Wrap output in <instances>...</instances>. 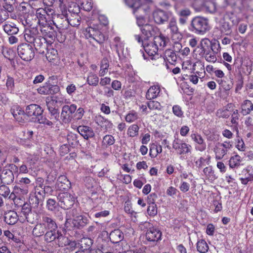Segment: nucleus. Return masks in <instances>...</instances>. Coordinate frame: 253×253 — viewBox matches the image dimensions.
I'll list each match as a JSON object with an SVG mask.
<instances>
[{
	"label": "nucleus",
	"mask_w": 253,
	"mask_h": 253,
	"mask_svg": "<svg viewBox=\"0 0 253 253\" xmlns=\"http://www.w3.org/2000/svg\"><path fill=\"white\" fill-rule=\"evenodd\" d=\"M191 26L195 33L204 35L209 30V22L207 19L202 17H196L191 22Z\"/></svg>",
	"instance_id": "obj_1"
},
{
	"label": "nucleus",
	"mask_w": 253,
	"mask_h": 253,
	"mask_svg": "<svg viewBox=\"0 0 253 253\" xmlns=\"http://www.w3.org/2000/svg\"><path fill=\"white\" fill-rule=\"evenodd\" d=\"M18 55L25 61H31L35 56V51L32 45L22 43L17 47Z\"/></svg>",
	"instance_id": "obj_2"
},
{
	"label": "nucleus",
	"mask_w": 253,
	"mask_h": 253,
	"mask_svg": "<svg viewBox=\"0 0 253 253\" xmlns=\"http://www.w3.org/2000/svg\"><path fill=\"white\" fill-rule=\"evenodd\" d=\"M142 46L146 53L148 55L151 60H158V62L163 61V58L158 54V49L157 45H155L152 42H142Z\"/></svg>",
	"instance_id": "obj_3"
},
{
	"label": "nucleus",
	"mask_w": 253,
	"mask_h": 253,
	"mask_svg": "<svg viewBox=\"0 0 253 253\" xmlns=\"http://www.w3.org/2000/svg\"><path fill=\"white\" fill-rule=\"evenodd\" d=\"M172 148L180 155L190 154L192 149L191 145L185 143L183 140L178 138H175L173 141Z\"/></svg>",
	"instance_id": "obj_4"
},
{
	"label": "nucleus",
	"mask_w": 253,
	"mask_h": 253,
	"mask_svg": "<svg viewBox=\"0 0 253 253\" xmlns=\"http://www.w3.org/2000/svg\"><path fill=\"white\" fill-rule=\"evenodd\" d=\"M58 199L60 206L65 209H70L74 204L75 197L71 194L67 192H61L58 194Z\"/></svg>",
	"instance_id": "obj_5"
},
{
	"label": "nucleus",
	"mask_w": 253,
	"mask_h": 253,
	"mask_svg": "<svg viewBox=\"0 0 253 253\" xmlns=\"http://www.w3.org/2000/svg\"><path fill=\"white\" fill-rule=\"evenodd\" d=\"M232 147V144L230 141H226L216 145L214 149L215 159L216 160H221Z\"/></svg>",
	"instance_id": "obj_6"
},
{
	"label": "nucleus",
	"mask_w": 253,
	"mask_h": 253,
	"mask_svg": "<svg viewBox=\"0 0 253 253\" xmlns=\"http://www.w3.org/2000/svg\"><path fill=\"white\" fill-rule=\"evenodd\" d=\"M53 13L51 8H39L36 11V16L40 25L45 24L47 22L51 21V15Z\"/></svg>",
	"instance_id": "obj_7"
},
{
	"label": "nucleus",
	"mask_w": 253,
	"mask_h": 253,
	"mask_svg": "<svg viewBox=\"0 0 253 253\" xmlns=\"http://www.w3.org/2000/svg\"><path fill=\"white\" fill-rule=\"evenodd\" d=\"M162 232L154 227H149L146 233V239L153 245L157 243L162 240Z\"/></svg>",
	"instance_id": "obj_8"
},
{
	"label": "nucleus",
	"mask_w": 253,
	"mask_h": 253,
	"mask_svg": "<svg viewBox=\"0 0 253 253\" xmlns=\"http://www.w3.org/2000/svg\"><path fill=\"white\" fill-rule=\"evenodd\" d=\"M212 45L211 42L208 39H203L195 49L194 52L196 55L203 57L212 47Z\"/></svg>",
	"instance_id": "obj_9"
},
{
	"label": "nucleus",
	"mask_w": 253,
	"mask_h": 253,
	"mask_svg": "<svg viewBox=\"0 0 253 253\" xmlns=\"http://www.w3.org/2000/svg\"><path fill=\"white\" fill-rule=\"evenodd\" d=\"M77 110V106L72 104L70 106L65 105L62 107L61 118L65 123H69L73 118V114Z\"/></svg>",
	"instance_id": "obj_10"
},
{
	"label": "nucleus",
	"mask_w": 253,
	"mask_h": 253,
	"mask_svg": "<svg viewBox=\"0 0 253 253\" xmlns=\"http://www.w3.org/2000/svg\"><path fill=\"white\" fill-rule=\"evenodd\" d=\"M168 28L170 31L171 38L173 40H179L181 39L182 35L179 31L175 18L171 17L170 19Z\"/></svg>",
	"instance_id": "obj_11"
},
{
	"label": "nucleus",
	"mask_w": 253,
	"mask_h": 253,
	"mask_svg": "<svg viewBox=\"0 0 253 253\" xmlns=\"http://www.w3.org/2000/svg\"><path fill=\"white\" fill-rule=\"evenodd\" d=\"M162 58L163 59L161 62H165V66L168 70H171V68L168 65V63L170 65H172L177 59L175 52L171 49L166 50L165 52L164 56L163 57H162Z\"/></svg>",
	"instance_id": "obj_12"
},
{
	"label": "nucleus",
	"mask_w": 253,
	"mask_h": 253,
	"mask_svg": "<svg viewBox=\"0 0 253 253\" xmlns=\"http://www.w3.org/2000/svg\"><path fill=\"white\" fill-rule=\"evenodd\" d=\"M11 113L14 119L19 123H23L27 119L26 111L24 112L18 105H13L11 109Z\"/></svg>",
	"instance_id": "obj_13"
},
{
	"label": "nucleus",
	"mask_w": 253,
	"mask_h": 253,
	"mask_svg": "<svg viewBox=\"0 0 253 253\" xmlns=\"http://www.w3.org/2000/svg\"><path fill=\"white\" fill-rule=\"evenodd\" d=\"M25 111L27 117H33L35 119L37 116L42 115L43 110L40 106L32 104L27 106Z\"/></svg>",
	"instance_id": "obj_14"
},
{
	"label": "nucleus",
	"mask_w": 253,
	"mask_h": 253,
	"mask_svg": "<svg viewBox=\"0 0 253 253\" xmlns=\"http://www.w3.org/2000/svg\"><path fill=\"white\" fill-rule=\"evenodd\" d=\"M141 31L143 36L148 41L149 38L156 34L158 32V29L150 24H145L141 28Z\"/></svg>",
	"instance_id": "obj_15"
},
{
	"label": "nucleus",
	"mask_w": 253,
	"mask_h": 253,
	"mask_svg": "<svg viewBox=\"0 0 253 253\" xmlns=\"http://www.w3.org/2000/svg\"><path fill=\"white\" fill-rule=\"evenodd\" d=\"M71 187V182L65 175L59 176L57 180L55 188L60 191H64Z\"/></svg>",
	"instance_id": "obj_16"
},
{
	"label": "nucleus",
	"mask_w": 253,
	"mask_h": 253,
	"mask_svg": "<svg viewBox=\"0 0 253 253\" xmlns=\"http://www.w3.org/2000/svg\"><path fill=\"white\" fill-rule=\"evenodd\" d=\"M28 193L27 186H14L13 191L10 194L8 199L14 201L17 196H23Z\"/></svg>",
	"instance_id": "obj_17"
},
{
	"label": "nucleus",
	"mask_w": 253,
	"mask_h": 253,
	"mask_svg": "<svg viewBox=\"0 0 253 253\" xmlns=\"http://www.w3.org/2000/svg\"><path fill=\"white\" fill-rule=\"evenodd\" d=\"M191 139L196 143L198 145L195 146L196 150L200 152L204 151L206 149V143L202 136L198 133H192L191 135Z\"/></svg>",
	"instance_id": "obj_18"
},
{
	"label": "nucleus",
	"mask_w": 253,
	"mask_h": 253,
	"mask_svg": "<svg viewBox=\"0 0 253 253\" xmlns=\"http://www.w3.org/2000/svg\"><path fill=\"white\" fill-rule=\"evenodd\" d=\"M59 89L58 86L56 85L46 84L43 86L38 88L37 90L41 94L47 95L57 93Z\"/></svg>",
	"instance_id": "obj_19"
},
{
	"label": "nucleus",
	"mask_w": 253,
	"mask_h": 253,
	"mask_svg": "<svg viewBox=\"0 0 253 253\" xmlns=\"http://www.w3.org/2000/svg\"><path fill=\"white\" fill-rule=\"evenodd\" d=\"M96 122L98 125L105 131H110L114 126L110 121L101 116H99L96 118Z\"/></svg>",
	"instance_id": "obj_20"
},
{
	"label": "nucleus",
	"mask_w": 253,
	"mask_h": 253,
	"mask_svg": "<svg viewBox=\"0 0 253 253\" xmlns=\"http://www.w3.org/2000/svg\"><path fill=\"white\" fill-rule=\"evenodd\" d=\"M51 21L47 22L44 25H40V29L41 33L44 37L52 38L54 36L55 31L51 26Z\"/></svg>",
	"instance_id": "obj_21"
},
{
	"label": "nucleus",
	"mask_w": 253,
	"mask_h": 253,
	"mask_svg": "<svg viewBox=\"0 0 253 253\" xmlns=\"http://www.w3.org/2000/svg\"><path fill=\"white\" fill-rule=\"evenodd\" d=\"M155 22L158 24H163L169 18V14L162 10H157L153 12Z\"/></svg>",
	"instance_id": "obj_22"
},
{
	"label": "nucleus",
	"mask_w": 253,
	"mask_h": 253,
	"mask_svg": "<svg viewBox=\"0 0 253 253\" xmlns=\"http://www.w3.org/2000/svg\"><path fill=\"white\" fill-rule=\"evenodd\" d=\"M79 133L85 139L91 138L94 135L92 129L85 126H80L78 127Z\"/></svg>",
	"instance_id": "obj_23"
},
{
	"label": "nucleus",
	"mask_w": 253,
	"mask_h": 253,
	"mask_svg": "<svg viewBox=\"0 0 253 253\" xmlns=\"http://www.w3.org/2000/svg\"><path fill=\"white\" fill-rule=\"evenodd\" d=\"M14 178V174L12 170L4 169L2 170L1 174V179L3 183L9 184L13 181Z\"/></svg>",
	"instance_id": "obj_24"
},
{
	"label": "nucleus",
	"mask_w": 253,
	"mask_h": 253,
	"mask_svg": "<svg viewBox=\"0 0 253 253\" xmlns=\"http://www.w3.org/2000/svg\"><path fill=\"white\" fill-rule=\"evenodd\" d=\"M4 221L9 225H14L18 220L17 213L13 211H9L4 214Z\"/></svg>",
	"instance_id": "obj_25"
},
{
	"label": "nucleus",
	"mask_w": 253,
	"mask_h": 253,
	"mask_svg": "<svg viewBox=\"0 0 253 253\" xmlns=\"http://www.w3.org/2000/svg\"><path fill=\"white\" fill-rule=\"evenodd\" d=\"M161 88L158 85L151 86L147 90L146 97L148 100H152L156 98L160 94Z\"/></svg>",
	"instance_id": "obj_26"
},
{
	"label": "nucleus",
	"mask_w": 253,
	"mask_h": 253,
	"mask_svg": "<svg viewBox=\"0 0 253 253\" xmlns=\"http://www.w3.org/2000/svg\"><path fill=\"white\" fill-rule=\"evenodd\" d=\"M124 238L123 232L119 229H115L112 231L109 235L111 241L113 243H118Z\"/></svg>",
	"instance_id": "obj_27"
},
{
	"label": "nucleus",
	"mask_w": 253,
	"mask_h": 253,
	"mask_svg": "<svg viewBox=\"0 0 253 253\" xmlns=\"http://www.w3.org/2000/svg\"><path fill=\"white\" fill-rule=\"evenodd\" d=\"M42 223L46 227V229H57L55 221L51 218L44 216L42 217Z\"/></svg>",
	"instance_id": "obj_28"
},
{
	"label": "nucleus",
	"mask_w": 253,
	"mask_h": 253,
	"mask_svg": "<svg viewBox=\"0 0 253 253\" xmlns=\"http://www.w3.org/2000/svg\"><path fill=\"white\" fill-rule=\"evenodd\" d=\"M59 232L57 229L48 230L44 234V241L48 243H50L53 241H56L57 235Z\"/></svg>",
	"instance_id": "obj_29"
},
{
	"label": "nucleus",
	"mask_w": 253,
	"mask_h": 253,
	"mask_svg": "<svg viewBox=\"0 0 253 253\" xmlns=\"http://www.w3.org/2000/svg\"><path fill=\"white\" fill-rule=\"evenodd\" d=\"M87 222L88 219L87 217L82 215L75 216L73 221L74 226L78 228L84 226Z\"/></svg>",
	"instance_id": "obj_30"
},
{
	"label": "nucleus",
	"mask_w": 253,
	"mask_h": 253,
	"mask_svg": "<svg viewBox=\"0 0 253 253\" xmlns=\"http://www.w3.org/2000/svg\"><path fill=\"white\" fill-rule=\"evenodd\" d=\"M253 110V104L249 100H245L241 105V113L243 115H247Z\"/></svg>",
	"instance_id": "obj_31"
},
{
	"label": "nucleus",
	"mask_w": 253,
	"mask_h": 253,
	"mask_svg": "<svg viewBox=\"0 0 253 253\" xmlns=\"http://www.w3.org/2000/svg\"><path fill=\"white\" fill-rule=\"evenodd\" d=\"M166 38L162 35L155 36L153 42H152L155 45H157L158 49H162L166 45Z\"/></svg>",
	"instance_id": "obj_32"
},
{
	"label": "nucleus",
	"mask_w": 253,
	"mask_h": 253,
	"mask_svg": "<svg viewBox=\"0 0 253 253\" xmlns=\"http://www.w3.org/2000/svg\"><path fill=\"white\" fill-rule=\"evenodd\" d=\"M4 31L8 35H13L18 33L19 29L14 24H4L3 25Z\"/></svg>",
	"instance_id": "obj_33"
},
{
	"label": "nucleus",
	"mask_w": 253,
	"mask_h": 253,
	"mask_svg": "<svg viewBox=\"0 0 253 253\" xmlns=\"http://www.w3.org/2000/svg\"><path fill=\"white\" fill-rule=\"evenodd\" d=\"M46 230V227L42 223H38L33 229V234L36 237L43 235Z\"/></svg>",
	"instance_id": "obj_34"
},
{
	"label": "nucleus",
	"mask_w": 253,
	"mask_h": 253,
	"mask_svg": "<svg viewBox=\"0 0 253 253\" xmlns=\"http://www.w3.org/2000/svg\"><path fill=\"white\" fill-rule=\"evenodd\" d=\"M162 152V147L160 145L152 144L150 148L149 155L151 158H156Z\"/></svg>",
	"instance_id": "obj_35"
},
{
	"label": "nucleus",
	"mask_w": 253,
	"mask_h": 253,
	"mask_svg": "<svg viewBox=\"0 0 253 253\" xmlns=\"http://www.w3.org/2000/svg\"><path fill=\"white\" fill-rule=\"evenodd\" d=\"M217 52L214 51L212 47L203 57L208 62L215 63L217 61Z\"/></svg>",
	"instance_id": "obj_36"
},
{
	"label": "nucleus",
	"mask_w": 253,
	"mask_h": 253,
	"mask_svg": "<svg viewBox=\"0 0 253 253\" xmlns=\"http://www.w3.org/2000/svg\"><path fill=\"white\" fill-rule=\"evenodd\" d=\"M197 250L200 253H206L209 250V246L203 239L199 240L196 244Z\"/></svg>",
	"instance_id": "obj_37"
},
{
	"label": "nucleus",
	"mask_w": 253,
	"mask_h": 253,
	"mask_svg": "<svg viewBox=\"0 0 253 253\" xmlns=\"http://www.w3.org/2000/svg\"><path fill=\"white\" fill-rule=\"evenodd\" d=\"M55 243L59 247H63L69 245V241L67 237L63 236L61 232L59 231L58 235H57Z\"/></svg>",
	"instance_id": "obj_38"
},
{
	"label": "nucleus",
	"mask_w": 253,
	"mask_h": 253,
	"mask_svg": "<svg viewBox=\"0 0 253 253\" xmlns=\"http://www.w3.org/2000/svg\"><path fill=\"white\" fill-rule=\"evenodd\" d=\"M114 45L116 47V50L119 56L121 53H123L124 49V43L121 41V39L118 37H115L113 40Z\"/></svg>",
	"instance_id": "obj_39"
},
{
	"label": "nucleus",
	"mask_w": 253,
	"mask_h": 253,
	"mask_svg": "<svg viewBox=\"0 0 253 253\" xmlns=\"http://www.w3.org/2000/svg\"><path fill=\"white\" fill-rule=\"evenodd\" d=\"M109 66L108 59L107 58H104L101 62L99 76L103 77L107 73Z\"/></svg>",
	"instance_id": "obj_40"
},
{
	"label": "nucleus",
	"mask_w": 253,
	"mask_h": 253,
	"mask_svg": "<svg viewBox=\"0 0 253 253\" xmlns=\"http://www.w3.org/2000/svg\"><path fill=\"white\" fill-rule=\"evenodd\" d=\"M92 240L89 238H83L80 241V246L82 250H89L92 245Z\"/></svg>",
	"instance_id": "obj_41"
},
{
	"label": "nucleus",
	"mask_w": 253,
	"mask_h": 253,
	"mask_svg": "<svg viewBox=\"0 0 253 253\" xmlns=\"http://www.w3.org/2000/svg\"><path fill=\"white\" fill-rule=\"evenodd\" d=\"M203 172L206 178L209 181H212L216 178L214 171L210 166L205 168L203 170Z\"/></svg>",
	"instance_id": "obj_42"
},
{
	"label": "nucleus",
	"mask_w": 253,
	"mask_h": 253,
	"mask_svg": "<svg viewBox=\"0 0 253 253\" xmlns=\"http://www.w3.org/2000/svg\"><path fill=\"white\" fill-rule=\"evenodd\" d=\"M81 18L78 14L77 12L74 13L73 15L68 19L67 18L68 23L73 27H76L80 25L81 23Z\"/></svg>",
	"instance_id": "obj_43"
},
{
	"label": "nucleus",
	"mask_w": 253,
	"mask_h": 253,
	"mask_svg": "<svg viewBox=\"0 0 253 253\" xmlns=\"http://www.w3.org/2000/svg\"><path fill=\"white\" fill-rule=\"evenodd\" d=\"M86 81L89 85L96 86L99 82V78L95 74L90 72L88 74Z\"/></svg>",
	"instance_id": "obj_44"
},
{
	"label": "nucleus",
	"mask_w": 253,
	"mask_h": 253,
	"mask_svg": "<svg viewBox=\"0 0 253 253\" xmlns=\"http://www.w3.org/2000/svg\"><path fill=\"white\" fill-rule=\"evenodd\" d=\"M242 159L241 157L238 155H235L232 156L229 161V166L231 168H234L239 166Z\"/></svg>",
	"instance_id": "obj_45"
},
{
	"label": "nucleus",
	"mask_w": 253,
	"mask_h": 253,
	"mask_svg": "<svg viewBox=\"0 0 253 253\" xmlns=\"http://www.w3.org/2000/svg\"><path fill=\"white\" fill-rule=\"evenodd\" d=\"M139 127L136 124H133L127 129V135L130 137H134L138 135Z\"/></svg>",
	"instance_id": "obj_46"
},
{
	"label": "nucleus",
	"mask_w": 253,
	"mask_h": 253,
	"mask_svg": "<svg viewBox=\"0 0 253 253\" xmlns=\"http://www.w3.org/2000/svg\"><path fill=\"white\" fill-rule=\"evenodd\" d=\"M231 114V111L228 109L226 107L219 109L216 112V116L219 118H227Z\"/></svg>",
	"instance_id": "obj_47"
},
{
	"label": "nucleus",
	"mask_w": 253,
	"mask_h": 253,
	"mask_svg": "<svg viewBox=\"0 0 253 253\" xmlns=\"http://www.w3.org/2000/svg\"><path fill=\"white\" fill-rule=\"evenodd\" d=\"M138 118V113L133 110H131L126 115L125 120L126 122L131 123L135 122Z\"/></svg>",
	"instance_id": "obj_48"
},
{
	"label": "nucleus",
	"mask_w": 253,
	"mask_h": 253,
	"mask_svg": "<svg viewBox=\"0 0 253 253\" xmlns=\"http://www.w3.org/2000/svg\"><path fill=\"white\" fill-rule=\"evenodd\" d=\"M115 139L112 135L107 134L105 135L102 140V145L107 147L114 144Z\"/></svg>",
	"instance_id": "obj_49"
},
{
	"label": "nucleus",
	"mask_w": 253,
	"mask_h": 253,
	"mask_svg": "<svg viewBox=\"0 0 253 253\" xmlns=\"http://www.w3.org/2000/svg\"><path fill=\"white\" fill-rule=\"evenodd\" d=\"M100 31L98 29H96L94 27H89L86 29L84 35L87 39H90L95 35L99 33Z\"/></svg>",
	"instance_id": "obj_50"
},
{
	"label": "nucleus",
	"mask_w": 253,
	"mask_h": 253,
	"mask_svg": "<svg viewBox=\"0 0 253 253\" xmlns=\"http://www.w3.org/2000/svg\"><path fill=\"white\" fill-rule=\"evenodd\" d=\"M24 37L26 41L29 43H33L37 36L31 30H26L24 33Z\"/></svg>",
	"instance_id": "obj_51"
},
{
	"label": "nucleus",
	"mask_w": 253,
	"mask_h": 253,
	"mask_svg": "<svg viewBox=\"0 0 253 253\" xmlns=\"http://www.w3.org/2000/svg\"><path fill=\"white\" fill-rule=\"evenodd\" d=\"M220 29L221 33L226 35H229L231 33V26L229 23L227 22H222L220 27Z\"/></svg>",
	"instance_id": "obj_52"
},
{
	"label": "nucleus",
	"mask_w": 253,
	"mask_h": 253,
	"mask_svg": "<svg viewBox=\"0 0 253 253\" xmlns=\"http://www.w3.org/2000/svg\"><path fill=\"white\" fill-rule=\"evenodd\" d=\"M147 106L151 110L161 111L162 108L161 104L159 102L154 100H151L148 102Z\"/></svg>",
	"instance_id": "obj_53"
},
{
	"label": "nucleus",
	"mask_w": 253,
	"mask_h": 253,
	"mask_svg": "<svg viewBox=\"0 0 253 253\" xmlns=\"http://www.w3.org/2000/svg\"><path fill=\"white\" fill-rule=\"evenodd\" d=\"M204 7L207 11L213 13L216 11V6L215 3L211 1H208L205 2L204 4Z\"/></svg>",
	"instance_id": "obj_54"
},
{
	"label": "nucleus",
	"mask_w": 253,
	"mask_h": 253,
	"mask_svg": "<svg viewBox=\"0 0 253 253\" xmlns=\"http://www.w3.org/2000/svg\"><path fill=\"white\" fill-rule=\"evenodd\" d=\"M81 5L84 9L89 11L92 8L93 3L92 0H80Z\"/></svg>",
	"instance_id": "obj_55"
},
{
	"label": "nucleus",
	"mask_w": 253,
	"mask_h": 253,
	"mask_svg": "<svg viewBox=\"0 0 253 253\" xmlns=\"http://www.w3.org/2000/svg\"><path fill=\"white\" fill-rule=\"evenodd\" d=\"M21 213L25 216V219L29 222L28 216L31 213V207L29 204H23L21 208Z\"/></svg>",
	"instance_id": "obj_56"
},
{
	"label": "nucleus",
	"mask_w": 253,
	"mask_h": 253,
	"mask_svg": "<svg viewBox=\"0 0 253 253\" xmlns=\"http://www.w3.org/2000/svg\"><path fill=\"white\" fill-rule=\"evenodd\" d=\"M45 42V38H41L37 36L35 39V40L33 42L34 45L36 49L40 48L42 47L44 43Z\"/></svg>",
	"instance_id": "obj_57"
},
{
	"label": "nucleus",
	"mask_w": 253,
	"mask_h": 253,
	"mask_svg": "<svg viewBox=\"0 0 253 253\" xmlns=\"http://www.w3.org/2000/svg\"><path fill=\"white\" fill-rule=\"evenodd\" d=\"M9 187L5 185L0 186V195L4 198H8L10 194Z\"/></svg>",
	"instance_id": "obj_58"
},
{
	"label": "nucleus",
	"mask_w": 253,
	"mask_h": 253,
	"mask_svg": "<svg viewBox=\"0 0 253 253\" xmlns=\"http://www.w3.org/2000/svg\"><path fill=\"white\" fill-rule=\"evenodd\" d=\"M243 66L246 67V69H244L245 73L248 75H250L253 70V62L248 59L244 61Z\"/></svg>",
	"instance_id": "obj_59"
},
{
	"label": "nucleus",
	"mask_w": 253,
	"mask_h": 253,
	"mask_svg": "<svg viewBox=\"0 0 253 253\" xmlns=\"http://www.w3.org/2000/svg\"><path fill=\"white\" fill-rule=\"evenodd\" d=\"M57 51L56 50L54 49H49L46 54V57L49 62H51L57 57Z\"/></svg>",
	"instance_id": "obj_60"
},
{
	"label": "nucleus",
	"mask_w": 253,
	"mask_h": 253,
	"mask_svg": "<svg viewBox=\"0 0 253 253\" xmlns=\"http://www.w3.org/2000/svg\"><path fill=\"white\" fill-rule=\"evenodd\" d=\"M147 212L148 214L152 216H154L157 214V208L156 205L154 202L149 204L147 208Z\"/></svg>",
	"instance_id": "obj_61"
},
{
	"label": "nucleus",
	"mask_w": 253,
	"mask_h": 253,
	"mask_svg": "<svg viewBox=\"0 0 253 253\" xmlns=\"http://www.w3.org/2000/svg\"><path fill=\"white\" fill-rule=\"evenodd\" d=\"M97 33L98 34H97V35H95L94 36L92 37L89 39L90 40H93L96 41L97 43L101 44L105 40V37L101 32Z\"/></svg>",
	"instance_id": "obj_62"
},
{
	"label": "nucleus",
	"mask_w": 253,
	"mask_h": 253,
	"mask_svg": "<svg viewBox=\"0 0 253 253\" xmlns=\"http://www.w3.org/2000/svg\"><path fill=\"white\" fill-rule=\"evenodd\" d=\"M173 113L178 117L181 118L183 116V112L181 107L178 105H174L172 107Z\"/></svg>",
	"instance_id": "obj_63"
},
{
	"label": "nucleus",
	"mask_w": 253,
	"mask_h": 253,
	"mask_svg": "<svg viewBox=\"0 0 253 253\" xmlns=\"http://www.w3.org/2000/svg\"><path fill=\"white\" fill-rule=\"evenodd\" d=\"M190 189V184L187 182L182 181L179 186L180 190L183 193H186L189 191Z\"/></svg>",
	"instance_id": "obj_64"
}]
</instances>
